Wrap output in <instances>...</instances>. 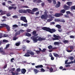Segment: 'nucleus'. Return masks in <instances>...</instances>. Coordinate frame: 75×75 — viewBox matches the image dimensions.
I'll list each match as a JSON object with an SVG mask.
<instances>
[{
	"label": "nucleus",
	"mask_w": 75,
	"mask_h": 75,
	"mask_svg": "<svg viewBox=\"0 0 75 75\" xmlns=\"http://www.w3.org/2000/svg\"><path fill=\"white\" fill-rule=\"evenodd\" d=\"M42 29L45 31H48L51 33H54L56 31V30H55V29H51L50 28H47V27L42 28Z\"/></svg>",
	"instance_id": "1"
},
{
	"label": "nucleus",
	"mask_w": 75,
	"mask_h": 75,
	"mask_svg": "<svg viewBox=\"0 0 75 75\" xmlns=\"http://www.w3.org/2000/svg\"><path fill=\"white\" fill-rule=\"evenodd\" d=\"M47 13H48V11L45 12L44 13V15H42L41 16V18L42 19H44V20H47V18L48 17Z\"/></svg>",
	"instance_id": "2"
},
{
	"label": "nucleus",
	"mask_w": 75,
	"mask_h": 75,
	"mask_svg": "<svg viewBox=\"0 0 75 75\" xmlns=\"http://www.w3.org/2000/svg\"><path fill=\"white\" fill-rule=\"evenodd\" d=\"M21 69L20 68H17L16 69V71L14 72L13 71H11V73L12 75H19V72L21 71Z\"/></svg>",
	"instance_id": "3"
},
{
	"label": "nucleus",
	"mask_w": 75,
	"mask_h": 75,
	"mask_svg": "<svg viewBox=\"0 0 75 75\" xmlns=\"http://www.w3.org/2000/svg\"><path fill=\"white\" fill-rule=\"evenodd\" d=\"M53 37H54V38H52V40H59V39L60 38V37L59 36H57V35H55V34H54L53 35Z\"/></svg>",
	"instance_id": "4"
},
{
	"label": "nucleus",
	"mask_w": 75,
	"mask_h": 75,
	"mask_svg": "<svg viewBox=\"0 0 75 75\" xmlns=\"http://www.w3.org/2000/svg\"><path fill=\"white\" fill-rule=\"evenodd\" d=\"M63 16V14L62 13H56L55 14L54 16L56 17H59L60 16Z\"/></svg>",
	"instance_id": "5"
},
{
	"label": "nucleus",
	"mask_w": 75,
	"mask_h": 75,
	"mask_svg": "<svg viewBox=\"0 0 75 75\" xmlns=\"http://www.w3.org/2000/svg\"><path fill=\"white\" fill-rule=\"evenodd\" d=\"M21 20L23 21L25 23H27V20L26 19V18L25 17L22 16L21 18Z\"/></svg>",
	"instance_id": "6"
},
{
	"label": "nucleus",
	"mask_w": 75,
	"mask_h": 75,
	"mask_svg": "<svg viewBox=\"0 0 75 75\" xmlns=\"http://www.w3.org/2000/svg\"><path fill=\"white\" fill-rule=\"evenodd\" d=\"M19 13H27V11L25 10H20L18 11Z\"/></svg>",
	"instance_id": "7"
},
{
	"label": "nucleus",
	"mask_w": 75,
	"mask_h": 75,
	"mask_svg": "<svg viewBox=\"0 0 75 75\" xmlns=\"http://www.w3.org/2000/svg\"><path fill=\"white\" fill-rule=\"evenodd\" d=\"M26 10V11L27 12L28 11V13H29V14H34V13L32 11V10L30 9H27Z\"/></svg>",
	"instance_id": "8"
},
{
	"label": "nucleus",
	"mask_w": 75,
	"mask_h": 75,
	"mask_svg": "<svg viewBox=\"0 0 75 75\" xmlns=\"http://www.w3.org/2000/svg\"><path fill=\"white\" fill-rule=\"evenodd\" d=\"M63 8H64V10H68L70 8V7L66 5H65L63 6Z\"/></svg>",
	"instance_id": "9"
},
{
	"label": "nucleus",
	"mask_w": 75,
	"mask_h": 75,
	"mask_svg": "<svg viewBox=\"0 0 75 75\" xmlns=\"http://www.w3.org/2000/svg\"><path fill=\"white\" fill-rule=\"evenodd\" d=\"M38 38V36H37L33 38V42H37V41H38V39H37Z\"/></svg>",
	"instance_id": "10"
},
{
	"label": "nucleus",
	"mask_w": 75,
	"mask_h": 75,
	"mask_svg": "<svg viewBox=\"0 0 75 75\" xmlns=\"http://www.w3.org/2000/svg\"><path fill=\"white\" fill-rule=\"evenodd\" d=\"M2 48H0V52H1V53H2L3 55H6V52H5V51L4 50H2Z\"/></svg>",
	"instance_id": "11"
},
{
	"label": "nucleus",
	"mask_w": 75,
	"mask_h": 75,
	"mask_svg": "<svg viewBox=\"0 0 75 75\" xmlns=\"http://www.w3.org/2000/svg\"><path fill=\"white\" fill-rule=\"evenodd\" d=\"M26 70L25 69H21V72L22 74H25V73L26 72Z\"/></svg>",
	"instance_id": "12"
},
{
	"label": "nucleus",
	"mask_w": 75,
	"mask_h": 75,
	"mask_svg": "<svg viewBox=\"0 0 75 75\" xmlns=\"http://www.w3.org/2000/svg\"><path fill=\"white\" fill-rule=\"evenodd\" d=\"M61 2L59 1L58 2V4H57L55 6V7H57V8H58V7H59L61 6Z\"/></svg>",
	"instance_id": "13"
},
{
	"label": "nucleus",
	"mask_w": 75,
	"mask_h": 75,
	"mask_svg": "<svg viewBox=\"0 0 75 75\" xmlns=\"http://www.w3.org/2000/svg\"><path fill=\"white\" fill-rule=\"evenodd\" d=\"M28 53L29 54H30V55H32L33 56L34 55L35 53L30 50H29V52H28Z\"/></svg>",
	"instance_id": "14"
},
{
	"label": "nucleus",
	"mask_w": 75,
	"mask_h": 75,
	"mask_svg": "<svg viewBox=\"0 0 75 75\" xmlns=\"http://www.w3.org/2000/svg\"><path fill=\"white\" fill-rule=\"evenodd\" d=\"M28 52H29V50L27 51V53H26L24 55V57H28L30 56V55L29 54H28Z\"/></svg>",
	"instance_id": "15"
},
{
	"label": "nucleus",
	"mask_w": 75,
	"mask_h": 75,
	"mask_svg": "<svg viewBox=\"0 0 75 75\" xmlns=\"http://www.w3.org/2000/svg\"><path fill=\"white\" fill-rule=\"evenodd\" d=\"M35 67L36 68H43V66L42 65H40L35 66Z\"/></svg>",
	"instance_id": "16"
},
{
	"label": "nucleus",
	"mask_w": 75,
	"mask_h": 75,
	"mask_svg": "<svg viewBox=\"0 0 75 75\" xmlns=\"http://www.w3.org/2000/svg\"><path fill=\"white\" fill-rule=\"evenodd\" d=\"M37 32L35 31H33L32 32V34L34 35V36H37L38 35V34H37Z\"/></svg>",
	"instance_id": "17"
},
{
	"label": "nucleus",
	"mask_w": 75,
	"mask_h": 75,
	"mask_svg": "<svg viewBox=\"0 0 75 75\" xmlns=\"http://www.w3.org/2000/svg\"><path fill=\"white\" fill-rule=\"evenodd\" d=\"M1 25L2 26H0V28H2V27H7V25L6 24H5L4 23L2 24H1Z\"/></svg>",
	"instance_id": "18"
},
{
	"label": "nucleus",
	"mask_w": 75,
	"mask_h": 75,
	"mask_svg": "<svg viewBox=\"0 0 75 75\" xmlns=\"http://www.w3.org/2000/svg\"><path fill=\"white\" fill-rule=\"evenodd\" d=\"M53 54L54 55V57H57V58H59V55L58 54L56 53H53Z\"/></svg>",
	"instance_id": "19"
},
{
	"label": "nucleus",
	"mask_w": 75,
	"mask_h": 75,
	"mask_svg": "<svg viewBox=\"0 0 75 75\" xmlns=\"http://www.w3.org/2000/svg\"><path fill=\"white\" fill-rule=\"evenodd\" d=\"M34 71V73H35V74H37V73H38L40 71L38 69H34L33 70Z\"/></svg>",
	"instance_id": "20"
},
{
	"label": "nucleus",
	"mask_w": 75,
	"mask_h": 75,
	"mask_svg": "<svg viewBox=\"0 0 75 75\" xmlns=\"http://www.w3.org/2000/svg\"><path fill=\"white\" fill-rule=\"evenodd\" d=\"M67 4L69 6H71L72 4V2L69 1L67 2Z\"/></svg>",
	"instance_id": "21"
},
{
	"label": "nucleus",
	"mask_w": 75,
	"mask_h": 75,
	"mask_svg": "<svg viewBox=\"0 0 75 75\" xmlns=\"http://www.w3.org/2000/svg\"><path fill=\"white\" fill-rule=\"evenodd\" d=\"M55 27L58 29H61V26L59 25H57Z\"/></svg>",
	"instance_id": "22"
},
{
	"label": "nucleus",
	"mask_w": 75,
	"mask_h": 75,
	"mask_svg": "<svg viewBox=\"0 0 75 75\" xmlns=\"http://www.w3.org/2000/svg\"><path fill=\"white\" fill-rule=\"evenodd\" d=\"M42 40H44V39L43 38L39 37L38 39V41H41Z\"/></svg>",
	"instance_id": "23"
},
{
	"label": "nucleus",
	"mask_w": 75,
	"mask_h": 75,
	"mask_svg": "<svg viewBox=\"0 0 75 75\" xmlns=\"http://www.w3.org/2000/svg\"><path fill=\"white\" fill-rule=\"evenodd\" d=\"M38 10V9L37 8H34L32 10V12L33 13L34 12H35V11H37Z\"/></svg>",
	"instance_id": "24"
},
{
	"label": "nucleus",
	"mask_w": 75,
	"mask_h": 75,
	"mask_svg": "<svg viewBox=\"0 0 75 75\" xmlns=\"http://www.w3.org/2000/svg\"><path fill=\"white\" fill-rule=\"evenodd\" d=\"M25 35L28 37H31V34L28 33H25Z\"/></svg>",
	"instance_id": "25"
},
{
	"label": "nucleus",
	"mask_w": 75,
	"mask_h": 75,
	"mask_svg": "<svg viewBox=\"0 0 75 75\" xmlns=\"http://www.w3.org/2000/svg\"><path fill=\"white\" fill-rule=\"evenodd\" d=\"M16 35L13 37V40H14V41H16L17 39H18V38L16 37Z\"/></svg>",
	"instance_id": "26"
},
{
	"label": "nucleus",
	"mask_w": 75,
	"mask_h": 75,
	"mask_svg": "<svg viewBox=\"0 0 75 75\" xmlns=\"http://www.w3.org/2000/svg\"><path fill=\"white\" fill-rule=\"evenodd\" d=\"M60 12L61 13H65V10L64 9L61 10H60Z\"/></svg>",
	"instance_id": "27"
},
{
	"label": "nucleus",
	"mask_w": 75,
	"mask_h": 75,
	"mask_svg": "<svg viewBox=\"0 0 75 75\" xmlns=\"http://www.w3.org/2000/svg\"><path fill=\"white\" fill-rule=\"evenodd\" d=\"M12 27L13 28H17V27H18V26L16 24H15L13 25Z\"/></svg>",
	"instance_id": "28"
},
{
	"label": "nucleus",
	"mask_w": 75,
	"mask_h": 75,
	"mask_svg": "<svg viewBox=\"0 0 75 75\" xmlns=\"http://www.w3.org/2000/svg\"><path fill=\"white\" fill-rule=\"evenodd\" d=\"M49 70L50 71V72H52L53 71H54V69L52 67H50V68Z\"/></svg>",
	"instance_id": "29"
},
{
	"label": "nucleus",
	"mask_w": 75,
	"mask_h": 75,
	"mask_svg": "<svg viewBox=\"0 0 75 75\" xmlns=\"http://www.w3.org/2000/svg\"><path fill=\"white\" fill-rule=\"evenodd\" d=\"M20 32L19 31L17 32L16 33L15 35V36H17V35H20Z\"/></svg>",
	"instance_id": "30"
},
{
	"label": "nucleus",
	"mask_w": 75,
	"mask_h": 75,
	"mask_svg": "<svg viewBox=\"0 0 75 75\" xmlns=\"http://www.w3.org/2000/svg\"><path fill=\"white\" fill-rule=\"evenodd\" d=\"M61 19H54V21H56V22H60L61 21Z\"/></svg>",
	"instance_id": "31"
},
{
	"label": "nucleus",
	"mask_w": 75,
	"mask_h": 75,
	"mask_svg": "<svg viewBox=\"0 0 75 75\" xmlns=\"http://www.w3.org/2000/svg\"><path fill=\"white\" fill-rule=\"evenodd\" d=\"M6 29H7V30L8 31H10V27H9V26H8V25H7V26H6Z\"/></svg>",
	"instance_id": "32"
},
{
	"label": "nucleus",
	"mask_w": 75,
	"mask_h": 75,
	"mask_svg": "<svg viewBox=\"0 0 75 75\" xmlns=\"http://www.w3.org/2000/svg\"><path fill=\"white\" fill-rule=\"evenodd\" d=\"M50 57H51V60H54V57L52 56V54H51V55L50 56Z\"/></svg>",
	"instance_id": "33"
},
{
	"label": "nucleus",
	"mask_w": 75,
	"mask_h": 75,
	"mask_svg": "<svg viewBox=\"0 0 75 75\" xmlns=\"http://www.w3.org/2000/svg\"><path fill=\"white\" fill-rule=\"evenodd\" d=\"M63 42L64 43H68V42H69V41L65 40H63Z\"/></svg>",
	"instance_id": "34"
},
{
	"label": "nucleus",
	"mask_w": 75,
	"mask_h": 75,
	"mask_svg": "<svg viewBox=\"0 0 75 75\" xmlns=\"http://www.w3.org/2000/svg\"><path fill=\"white\" fill-rule=\"evenodd\" d=\"M71 8V10H75V5L72 6Z\"/></svg>",
	"instance_id": "35"
},
{
	"label": "nucleus",
	"mask_w": 75,
	"mask_h": 75,
	"mask_svg": "<svg viewBox=\"0 0 75 75\" xmlns=\"http://www.w3.org/2000/svg\"><path fill=\"white\" fill-rule=\"evenodd\" d=\"M47 48L50 49H52V46L50 45L48 46Z\"/></svg>",
	"instance_id": "36"
},
{
	"label": "nucleus",
	"mask_w": 75,
	"mask_h": 75,
	"mask_svg": "<svg viewBox=\"0 0 75 75\" xmlns=\"http://www.w3.org/2000/svg\"><path fill=\"white\" fill-rule=\"evenodd\" d=\"M66 51L67 52H71L73 50H69L68 49H66Z\"/></svg>",
	"instance_id": "37"
},
{
	"label": "nucleus",
	"mask_w": 75,
	"mask_h": 75,
	"mask_svg": "<svg viewBox=\"0 0 75 75\" xmlns=\"http://www.w3.org/2000/svg\"><path fill=\"white\" fill-rule=\"evenodd\" d=\"M54 45H59V43L58 42H55L54 43Z\"/></svg>",
	"instance_id": "38"
},
{
	"label": "nucleus",
	"mask_w": 75,
	"mask_h": 75,
	"mask_svg": "<svg viewBox=\"0 0 75 75\" xmlns=\"http://www.w3.org/2000/svg\"><path fill=\"white\" fill-rule=\"evenodd\" d=\"M70 50H73L74 49V46H70L69 47Z\"/></svg>",
	"instance_id": "39"
},
{
	"label": "nucleus",
	"mask_w": 75,
	"mask_h": 75,
	"mask_svg": "<svg viewBox=\"0 0 75 75\" xmlns=\"http://www.w3.org/2000/svg\"><path fill=\"white\" fill-rule=\"evenodd\" d=\"M65 23V21L64 19L61 20L60 19V23Z\"/></svg>",
	"instance_id": "40"
},
{
	"label": "nucleus",
	"mask_w": 75,
	"mask_h": 75,
	"mask_svg": "<svg viewBox=\"0 0 75 75\" xmlns=\"http://www.w3.org/2000/svg\"><path fill=\"white\" fill-rule=\"evenodd\" d=\"M64 16L66 18H70V17H69L68 14L65 15H64Z\"/></svg>",
	"instance_id": "41"
},
{
	"label": "nucleus",
	"mask_w": 75,
	"mask_h": 75,
	"mask_svg": "<svg viewBox=\"0 0 75 75\" xmlns=\"http://www.w3.org/2000/svg\"><path fill=\"white\" fill-rule=\"evenodd\" d=\"M20 45V42L16 43V46H19Z\"/></svg>",
	"instance_id": "42"
},
{
	"label": "nucleus",
	"mask_w": 75,
	"mask_h": 75,
	"mask_svg": "<svg viewBox=\"0 0 75 75\" xmlns=\"http://www.w3.org/2000/svg\"><path fill=\"white\" fill-rule=\"evenodd\" d=\"M27 49V47L25 46H24L22 47L23 50V51H25V49Z\"/></svg>",
	"instance_id": "43"
},
{
	"label": "nucleus",
	"mask_w": 75,
	"mask_h": 75,
	"mask_svg": "<svg viewBox=\"0 0 75 75\" xmlns=\"http://www.w3.org/2000/svg\"><path fill=\"white\" fill-rule=\"evenodd\" d=\"M6 12L4 11H3L1 13V15H4V14H5Z\"/></svg>",
	"instance_id": "44"
},
{
	"label": "nucleus",
	"mask_w": 75,
	"mask_h": 75,
	"mask_svg": "<svg viewBox=\"0 0 75 75\" xmlns=\"http://www.w3.org/2000/svg\"><path fill=\"white\" fill-rule=\"evenodd\" d=\"M26 31L28 32H31V29H28Z\"/></svg>",
	"instance_id": "45"
},
{
	"label": "nucleus",
	"mask_w": 75,
	"mask_h": 75,
	"mask_svg": "<svg viewBox=\"0 0 75 75\" xmlns=\"http://www.w3.org/2000/svg\"><path fill=\"white\" fill-rule=\"evenodd\" d=\"M3 42H8V41L6 40H3Z\"/></svg>",
	"instance_id": "46"
},
{
	"label": "nucleus",
	"mask_w": 75,
	"mask_h": 75,
	"mask_svg": "<svg viewBox=\"0 0 75 75\" xmlns=\"http://www.w3.org/2000/svg\"><path fill=\"white\" fill-rule=\"evenodd\" d=\"M8 8L9 10H11L13 8V6H9Z\"/></svg>",
	"instance_id": "47"
},
{
	"label": "nucleus",
	"mask_w": 75,
	"mask_h": 75,
	"mask_svg": "<svg viewBox=\"0 0 75 75\" xmlns=\"http://www.w3.org/2000/svg\"><path fill=\"white\" fill-rule=\"evenodd\" d=\"M41 72H45V70H44V69H43V68H42L41 69Z\"/></svg>",
	"instance_id": "48"
},
{
	"label": "nucleus",
	"mask_w": 75,
	"mask_h": 75,
	"mask_svg": "<svg viewBox=\"0 0 75 75\" xmlns=\"http://www.w3.org/2000/svg\"><path fill=\"white\" fill-rule=\"evenodd\" d=\"M6 16L7 17H9L11 16V14L9 13H6Z\"/></svg>",
	"instance_id": "49"
},
{
	"label": "nucleus",
	"mask_w": 75,
	"mask_h": 75,
	"mask_svg": "<svg viewBox=\"0 0 75 75\" xmlns=\"http://www.w3.org/2000/svg\"><path fill=\"white\" fill-rule=\"evenodd\" d=\"M13 17L14 18H18V16H17L15 15V16H13Z\"/></svg>",
	"instance_id": "50"
},
{
	"label": "nucleus",
	"mask_w": 75,
	"mask_h": 75,
	"mask_svg": "<svg viewBox=\"0 0 75 75\" xmlns=\"http://www.w3.org/2000/svg\"><path fill=\"white\" fill-rule=\"evenodd\" d=\"M54 4H56V1L55 0H52Z\"/></svg>",
	"instance_id": "51"
},
{
	"label": "nucleus",
	"mask_w": 75,
	"mask_h": 75,
	"mask_svg": "<svg viewBox=\"0 0 75 75\" xmlns=\"http://www.w3.org/2000/svg\"><path fill=\"white\" fill-rule=\"evenodd\" d=\"M45 51H46V49L44 48L42 50V52H45Z\"/></svg>",
	"instance_id": "52"
},
{
	"label": "nucleus",
	"mask_w": 75,
	"mask_h": 75,
	"mask_svg": "<svg viewBox=\"0 0 75 75\" xmlns=\"http://www.w3.org/2000/svg\"><path fill=\"white\" fill-rule=\"evenodd\" d=\"M74 57H70V59L71 61H72L73 60H74Z\"/></svg>",
	"instance_id": "53"
},
{
	"label": "nucleus",
	"mask_w": 75,
	"mask_h": 75,
	"mask_svg": "<svg viewBox=\"0 0 75 75\" xmlns=\"http://www.w3.org/2000/svg\"><path fill=\"white\" fill-rule=\"evenodd\" d=\"M28 71H29V72H30L31 70H33V68L32 67L30 69H28Z\"/></svg>",
	"instance_id": "54"
},
{
	"label": "nucleus",
	"mask_w": 75,
	"mask_h": 75,
	"mask_svg": "<svg viewBox=\"0 0 75 75\" xmlns=\"http://www.w3.org/2000/svg\"><path fill=\"white\" fill-rule=\"evenodd\" d=\"M22 7H23V8H29L28 7L26 6H22Z\"/></svg>",
	"instance_id": "55"
},
{
	"label": "nucleus",
	"mask_w": 75,
	"mask_h": 75,
	"mask_svg": "<svg viewBox=\"0 0 75 75\" xmlns=\"http://www.w3.org/2000/svg\"><path fill=\"white\" fill-rule=\"evenodd\" d=\"M70 13H71L70 11H66V14H69Z\"/></svg>",
	"instance_id": "56"
},
{
	"label": "nucleus",
	"mask_w": 75,
	"mask_h": 75,
	"mask_svg": "<svg viewBox=\"0 0 75 75\" xmlns=\"http://www.w3.org/2000/svg\"><path fill=\"white\" fill-rule=\"evenodd\" d=\"M15 69H15V68H12L11 69V71H12V72H13V71H15Z\"/></svg>",
	"instance_id": "57"
},
{
	"label": "nucleus",
	"mask_w": 75,
	"mask_h": 75,
	"mask_svg": "<svg viewBox=\"0 0 75 75\" xmlns=\"http://www.w3.org/2000/svg\"><path fill=\"white\" fill-rule=\"evenodd\" d=\"M19 32L20 33H23V32H24V30L21 29L20 30H19Z\"/></svg>",
	"instance_id": "58"
},
{
	"label": "nucleus",
	"mask_w": 75,
	"mask_h": 75,
	"mask_svg": "<svg viewBox=\"0 0 75 75\" xmlns=\"http://www.w3.org/2000/svg\"><path fill=\"white\" fill-rule=\"evenodd\" d=\"M36 52H37L38 54H40V51L39 50H36Z\"/></svg>",
	"instance_id": "59"
},
{
	"label": "nucleus",
	"mask_w": 75,
	"mask_h": 75,
	"mask_svg": "<svg viewBox=\"0 0 75 75\" xmlns=\"http://www.w3.org/2000/svg\"><path fill=\"white\" fill-rule=\"evenodd\" d=\"M9 46H10L9 44L7 45L6 46V48H8L9 47Z\"/></svg>",
	"instance_id": "60"
},
{
	"label": "nucleus",
	"mask_w": 75,
	"mask_h": 75,
	"mask_svg": "<svg viewBox=\"0 0 75 75\" xmlns=\"http://www.w3.org/2000/svg\"><path fill=\"white\" fill-rule=\"evenodd\" d=\"M3 36V33H0V38H2V37Z\"/></svg>",
	"instance_id": "61"
},
{
	"label": "nucleus",
	"mask_w": 75,
	"mask_h": 75,
	"mask_svg": "<svg viewBox=\"0 0 75 75\" xmlns=\"http://www.w3.org/2000/svg\"><path fill=\"white\" fill-rule=\"evenodd\" d=\"M23 26L24 27H27L28 26V24H23Z\"/></svg>",
	"instance_id": "62"
},
{
	"label": "nucleus",
	"mask_w": 75,
	"mask_h": 75,
	"mask_svg": "<svg viewBox=\"0 0 75 75\" xmlns=\"http://www.w3.org/2000/svg\"><path fill=\"white\" fill-rule=\"evenodd\" d=\"M54 69V72H55V71H57V67H55Z\"/></svg>",
	"instance_id": "63"
},
{
	"label": "nucleus",
	"mask_w": 75,
	"mask_h": 75,
	"mask_svg": "<svg viewBox=\"0 0 75 75\" xmlns=\"http://www.w3.org/2000/svg\"><path fill=\"white\" fill-rule=\"evenodd\" d=\"M70 37L71 38H74V36L73 35L70 36Z\"/></svg>",
	"instance_id": "64"
}]
</instances>
